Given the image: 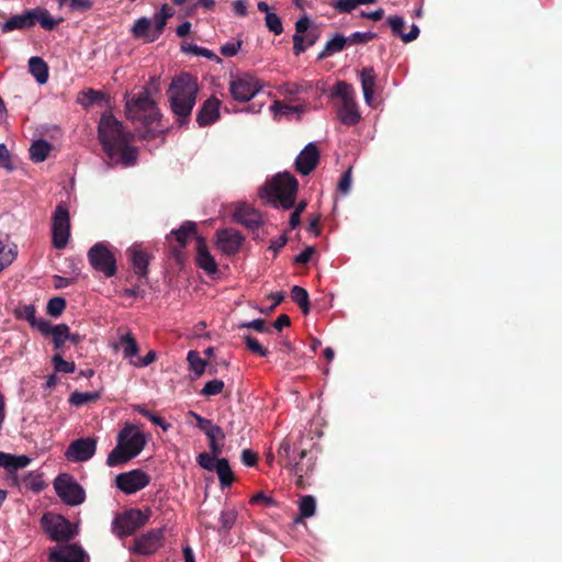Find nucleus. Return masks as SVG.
<instances>
[{
  "mask_svg": "<svg viewBox=\"0 0 562 562\" xmlns=\"http://www.w3.org/2000/svg\"><path fill=\"white\" fill-rule=\"evenodd\" d=\"M135 274L139 279H147L148 266L151 257L140 246L134 245L126 250Z\"/></svg>",
  "mask_w": 562,
  "mask_h": 562,
  "instance_id": "obj_20",
  "label": "nucleus"
},
{
  "mask_svg": "<svg viewBox=\"0 0 562 562\" xmlns=\"http://www.w3.org/2000/svg\"><path fill=\"white\" fill-rule=\"evenodd\" d=\"M261 88L259 80L250 74H244L229 82V93L239 102L251 100Z\"/></svg>",
  "mask_w": 562,
  "mask_h": 562,
  "instance_id": "obj_12",
  "label": "nucleus"
},
{
  "mask_svg": "<svg viewBox=\"0 0 562 562\" xmlns=\"http://www.w3.org/2000/svg\"><path fill=\"white\" fill-rule=\"evenodd\" d=\"M244 341L246 344L247 349L260 357H267L269 351L265 348L255 337L251 335L244 336Z\"/></svg>",
  "mask_w": 562,
  "mask_h": 562,
  "instance_id": "obj_48",
  "label": "nucleus"
},
{
  "mask_svg": "<svg viewBox=\"0 0 562 562\" xmlns=\"http://www.w3.org/2000/svg\"><path fill=\"white\" fill-rule=\"evenodd\" d=\"M224 389V382L222 380L209 381L201 391L204 396H213L220 394Z\"/></svg>",
  "mask_w": 562,
  "mask_h": 562,
  "instance_id": "obj_54",
  "label": "nucleus"
},
{
  "mask_svg": "<svg viewBox=\"0 0 562 562\" xmlns=\"http://www.w3.org/2000/svg\"><path fill=\"white\" fill-rule=\"evenodd\" d=\"M88 555L77 544L56 546L49 550V562H88Z\"/></svg>",
  "mask_w": 562,
  "mask_h": 562,
  "instance_id": "obj_16",
  "label": "nucleus"
},
{
  "mask_svg": "<svg viewBox=\"0 0 562 562\" xmlns=\"http://www.w3.org/2000/svg\"><path fill=\"white\" fill-rule=\"evenodd\" d=\"M237 519V512L233 508L223 510L220 516L218 532L227 533L233 528Z\"/></svg>",
  "mask_w": 562,
  "mask_h": 562,
  "instance_id": "obj_44",
  "label": "nucleus"
},
{
  "mask_svg": "<svg viewBox=\"0 0 562 562\" xmlns=\"http://www.w3.org/2000/svg\"><path fill=\"white\" fill-rule=\"evenodd\" d=\"M16 255L15 246L7 249L4 243L0 240V272L13 262Z\"/></svg>",
  "mask_w": 562,
  "mask_h": 562,
  "instance_id": "obj_46",
  "label": "nucleus"
},
{
  "mask_svg": "<svg viewBox=\"0 0 562 562\" xmlns=\"http://www.w3.org/2000/svg\"><path fill=\"white\" fill-rule=\"evenodd\" d=\"M54 488L67 505L77 506L86 499L85 490L69 474H59L54 481Z\"/></svg>",
  "mask_w": 562,
  "mask_h": 562,
  "instance_id": "obj_10",
  "label": "nucleus"
},
{
  "mask_svg": "<svg viewBox=\"0 0 562 562\" xmlns=\"http://www.w3.org/2000/svg\"><path fill=\"white\" fill-rule=\"evenodd\" d=\"M156 352L150 350L145 357H138L136 360H131V363L135 367L143 368L147 367L156 360Z\"/></svg>",
  "mask_w": 562,
  "mask_h": 562,
  "instance_id": "obj_62",
  "label": "nucleus"
},
{
  "mask_svg": "<svg viewBox=\"0 0 562 562\" xmlns=\"http://www.w3.org/2000/svg\"><path fill=\"white\" fill-rule=\"evenodd\" d=\"M29 70L40 85H44L48 80V66L46 61L37 56L29 59Z\"/></svg>",
  "mask_w": 562,
  "mask_h": 562,
  "instance_id": "obj_28",
  "label": "nucleus"
},
{
  "mask_svg": "<svg viewBox=\"0 0 562 562\" xmlns=\"http://www.w3.org/2000/svg\"><path fill=\"white\" fill-rule=\"evenodd\" d=\"M221 104V101L215 97L205 100L196 113L199 126L204 127L215 123L220 119Z\"/></svg>",
  "mask_w": 562,
  "mask_h": 562,
  "instance_id": "obj_21",
  "label": "nucleus"
},
{
  "mask_svg": "<svg viewBox=\"0 0 562 562\" xmlns=\"http://www.w3.org/2000/svg\"><path fill=\"white\" fill-rule=\"evenodd\" d=\"M196 265L207 274H215L218 270L217 263L210 254L205 239L202 237L196 238Z\"/></svg>",
  "mask_w": 562,
  "mask_h": 562,
  "instance_id": "obj_22",
  "label": "nucleus"
},
{
  "mask_svg": "<svg viewBox=\"0 0 562 562\" xmlns=\"http://www.w3.org/2000/svg\"><path fill=\"white\" fill-rule=\"evenodd\" d=\"M315 252V247L308 246L294 258V263L306 265Z\"/></svg>",
  "mask_w": 562,
  "mask_h": 562,
  "instance_id": "obj_63",
  "label": "nucleus"
},
{
  "mask_svg": "<svg viewBox=\"0 0 562 562\" xmlns=\"http://www.w3.org/2000/svg\"><path fill=\"white\" fill-rule=\"evenodd\" d=\"M50 149L52 146L47 140H35L30 147V157L34 162H42L47 158Z\"/></svg>",
  "mask_w": 562,
  "mask_h": 562,
  "instance_id": "obj_35",
  "label": "nucleus"
},
{
  "mask_svg": "<svg viewBox=\"0 0 562 562\" xmlns=\"http://www.w3.org/2000/svg\"><path fill=\"white\" fill-rule=\"evenodd\" d=\"M149 482L150 476L139 469L120 473L115 477L117 488L128 495L143 490Z\"/></svg>",
  "mask_w": 562,
  "mask_h": 562,
  "instance_id": "obj_14",
  "label": "nucleus"
},
{
  "mask_svg": "<svg viewBox=\"0 0 562 562\" xmlns=\"http://www.w3.org/2000/svg\"><path fill=\"white\" fill-rule=\"evenodd\" d=\"M308 452L306 450H302L299 454V459L296 458L289 469L293 475H302V476H308L313 471L315 467V461L312 458H308L305 462L304 459L307 457Z\"/></svg>",
  "mask_w": 562,
  "mask_h": 562,
  "instance_id": "obj_27",
  "label": "nucleus"
},
{
  "mask_svg": "<svg viewBox=\"0 0 562 562\" xmlns=\"http://www.w3.org/2000/svg\"><path fill=\"white\" fill-rule=\"evenodd\" d=\"M351 187V168L342 173L338 182V190L342 194H347Z\"/></svg>",
  "mask_w": 562,
  "mask_h": 562,
  "instance_id": "obj_61",
  "label": "nucleus"
},
{
  "mask_svg": "<svg viewBox=\"0 0 562 562\" xmlns=\"http://www.w3.org/2000/svg\"><path fill=\"white\" fill-rule=\"evenodd\" d=\"M149 518L150 509L142 512L138 508H131L114 517L112 530L120 539H123L143 528L148 522Z\"/></svg>",
  "mask_w": 562,
  "mask_h": 562,
  "instance_id": "obj_7",
  "label": "nucleus"
},
{
  "mask_svg": "<svg viewBox=\"0 0 562 562\" xmlns=\"http://www.w3.org/2000/svg\"><path fill=\"white\" fill-rule=\"evenodd\" d=\"M233 217L236 223L240 224L249 231H255L262 224L260 212L247 204H240L236 206L233 213Z\"/></svg>",
  "mask_w": 562,
  "mask_h": 562,
  "instance_id": "obj_19",
  "label": "nucleus"
},
{
  "mask_svg": "<svg viewBox=\"0 0 562 562\" xmlns=\"http://www.w3.org/2000/svg\"><path fill=\"white\" fill-rule=\"evenodd\" d=\"M218 475V480L221 486L228 487L233 484L235 476L228 463V460L225 458L216 460V467L214 469Z\"/></svg>",
  "mask_w": 562,
  "mask_h": 562,
  "instance_id": "obj_31",
  "label": "nucleus"
},
{
  "mask_svg": "<svg viewBox=\"0 0 562 562\" xmlns=\"http://www.w3.org/2000/svg\"><path fill=\"white\" fill-rule=\"evenodd\" d=\"M68 5L72 12L85 13L92 8L93 2L92 0H69Z\"/></svg>",
  "mask_w": 562,
  "mask_h": 562,
  "instance_id": "obj_57",
  "label": "nucleus"
},
{
  "mask_svg": "<svg viewBox=\"0 0 562 562\" xmlns=\"http://www.w3.org/2000/svg\"><path fill=\"white\" fill-rule=\"evenodd\" d=\"M33 13L35 16L34 25L40 23V25L46 31H53L63 21V19L54 20L50 13L42 7L33 9Z\"/></svg>",
  "mask_w": 562,
  "mask_h": 562,
  "instance_id": "obj_32",
  "label": "nucleus"
},
{
  "mask_svg": "<svg viewBox=\"0 0 562 562\" xmlns=\"http://www.w3.org/2000/svg\"><path fill=\"white\" fill-rule=\"evenodd\" d=\"M387 24L391 27V31L394 36H397L402 40V36L405 35L403 29L405 26V21L400 15H391L387 18Z\"/></svg>",
  "mask_w": 562,
  "mask_h": 562,
  "instance_id": "obj_52",
  "label": "nucleus"
},
{
  "mask_svg": "<svg viewBox=\"0 0 562 562\" xmlns=\"http://www.w3.org/2000/svg\"><path fill=\"white\" fill-rule=\"evenodd\" d=\"M190 415L193 416L196 420V426L199 427V429H201L204 434H206V431H211L213 430L214 428L217 427V425H214L212 423L211 419H206L202 416H200L199 414L194 413V412H190Z\"/></svg>",
  "mask_w": 562,
  "mask_h": 562,
  "instance_id": "obj_59",
  "label": "nucleus"
},
{
  "mask_svg": "<svg viewBox=\"0 0 562 562\" xmlns=\"http://www.w3.org/2000/svg\"><path fill=\"white\" fill-rule=\"evenodd\" d=\"M239 328H251L259 333H269L270 328L266 325V321L257 318L247 323H243L238 326Z\"/></svg>",
  "mask_w": 562,
  "mask_h": 562,
  "instance_id": "obj_58",
  "label": "nucleus"
},
{
  "mask_svg": "<svg viewBox=\"0 0 562 562\" xmlns=\"http://www.w3.org/2000/svg\"><path fill=\"white\" fill-rule=\"evenodd\" d=\"M98 138L110 160L120 162L124 167L136 164L138 150L132 145L134 134L125 130L123 123L117 121L112 113L101 116L98 125Z\"/></svg>",
  "mask_w": 562,
  "mask_h": 562,
  "instance_id": "obj_1",
  "label": "nucleus"
},
{
  "mask_svg": "<svg viewBox=\"0 0 562 562\" xmlns=\"http://www.w3.org/2000/svg\"><path fill=\"white\" fill-rule=\"evenodd\" d=\"M66 308V300L60 296L53 297L48 301L46 312L53 317H58Z\"/></svg>",
  "mask_w": 562,
  "mask_h": 562,
  "instance_id": "obj_47",
  "label": "nucleus"
},
{
  "mask_svg": "<svg viewBox=\"0 0 562 562\" xmlns=\"http://www.w3.org/2000/svg\"><path fill=\"white\" fill-rule=\"evenodd\" d=\"M15 315L19 318H23V319L27 321L29 324L33 328H36L38 331H40V324L42 322H47L46 319H43V318H41V319L36 318V308L32 304L20 306L15 311Z\"/></svg>",
  "mask_w": 562,
  "mask_h": 562,
  "instance_id": "obj_36",
  "label": "nucleus"
},
{
  "mask_svg": "<svg viewBox=\"0 0 562 562\" xmlns=\"http://www.w3.org/2000/svg\"><path fill=\"white\" fill-rule=\"evenodd\" d=\"M21 484L35 493H38L44 490L45 482L42 479V475L36 472H30L24 475L21 480Z\"/></svg>",
  "mask_w": 562,
  "mask_h": 562,
  "instance_id": "obj_40",
  "label": "nucleus"
},
{
  "mask_svg": "<svg viewBox=\"0 0 562 562\" xmlns=\"http://www.w3.org/2000/svg\"><path fill=\"white\" fill-rule=\"evenodd\" d=\"M217 247L227 256H234L240 249L244 236L234 228H224L216 233Z\"/></svg>",
  "mask_w": 562,
  "mask_h": 562,
  "instance_id": "obj_18",
  "label": "nucleus"
},
{
  "mask_svg": "<svg viewBox=\"0 0 562 562\" xmlns=\"http://www.w3.org/2000/svg\"><path fill=\"white\" fill-rule=\"evenodd\" d=\"M170 234L176 237L179 248H184L189 238L196 235V224L194 222L187 221L178 229L171 231Z\"/></svg>",
  "mask_w": 562,
  "mask_h": 562,
  "instance_id": "obj_29",
  "label": "nucleus"
},
{
  "mask_svg": "<svg viewBox=\"0 0 562 562\" xmlns=\"http://www.w3.org/2000/svg\"><path fill=\"white\" fill-rule=\"evenodd\" d=\"M376 37L375 33L372 32H355L350 36L346 37L347 45L353 44H367Z\"/></svg>",
  "mask_w": 562,
  "mask_h": 562,
  "instance_id": "obj_50",
  "label": "nucleus"
},
{
  "mask_svg": "<svg viewBox=\"0 0 562 562\" xmlns=\"http://www.w3.org/2000/svg\"><path fill=\"white\" fill-rule=\"evenodd\" d=\"M136 411L149 419L154 425L161 427L165 431H167L170 428V424H168L162 417L151 413L144 406H137Z\"/></svg>",
  "mask_w": 562,
  "mask_h": 562,
  "instance_id": "obj_49",
  "label": "nucleus"
},
{
  "mask_svg": "<svg viewBox=\"0 0 562 562\" xmlns=\"http://www.w3.org/2000/svg\"><path fill=\"white\" fill-rule=\"evenodd\" d=\"M277 453L279 463L284 468L290 467V464H292V462L296 459L295 452L292 449V445L289 438H284L280 442Z\"/></svg>",
  "mask_w": 562,
  "mask_h": 562,
  "instance_id": "obj_34",
  "label": "nucleus"
},
{
  "mask_svg": "<svg viewBox=\"0 0 562 562\" xmlns=\"http://www.w3.org/2000/svg\"><path fill=\"white\" fill-rule=\"evenodd\" d=\"M154 20L155 29L153 31V36L149 38V41H156L160 36L167 24L166 15H160L159 13H156Z\"/></svg>",
  "mask_w": 562,
  "mask_h": 562,
  "instance_id": "obj_60",
  "label": "nucleus"
},
{
  "mask_svg": "<svg viewBox=\"0 0 562 562\" xmlns=\"http://www.w3.org/2000/svg\"><path fill=\"white\" fill-rule=\"evenodd\" d=\"M40 331L44 336H52L54 348L59 350L67 340V325L58 324L52 325L49 322H42L40 324Z\"/></svg>",
  "mask_w": 562,
  "mask_h": 562,
  "instance_id": "obj_23",
  "label": "nucleus"
},
{
  "mask_svg": "<svg viewBox=\"0 0 562 562\" xmlns=\"http://www.w3.org/2000/svg\"><path fill=\"white\" fill-rule=\"evenodd\" d=\"M205 435L209 439V446H210L211 453L214 457H217L218 454L222 453V448H223V445L218 443L217 440H223L225 438L224 431L222 430V428L220 426H217L213 430L206 431Z\"/></svg>",
  "mask_w": 562,
  "mask_h": 562,
  "instance_id": "obj_39",
  "label": "nucleus"
},
{
  "mask_svg": "<svg viewBox=\"0 0 562 562\" xmlns=\"http://www.w3.org/2000/svg\"><path fill=\"white\" fill-rule=\"evenodd\" d=\"M300 516L302 518H310L315 514L316 501L312 495H305L299 503Z\"/></svg>",
  "mask_w": 562,
  "mask_h": 562,
  "instance_id": "obj_45",
  "label": "nucleus"
},
{
  "mask_svg": "<svg viewBox=\"0 0 562 562\" xmlns=\"http://www.w3.org/2000/svg\"><path fill=\"white\" fill-rule=\"evenodd\" d=\"M70 237V215L66 203L56 205L52 215V243L56 249H64Z\"/></svg>",
  "mask_w": 562,
  "mask_h": 562,
  "instance_id": "obj_8",
  "label": "nucleus"
},
{
  "mask_svg": "<svg viewBox=\"0 0 562 562\" xmlns=\"http://www.w3.org/2000/svg\"><path fill=\"white\" fill-rule=\"evenodd\" d=\"M42 525L49 538L56 542L69 541L77 532L76 527L61 515L45 514Z\"/></svg>",
  "mask_w": 562,
  "mask_h": 562,
  "instance_id": "obj_11",
  "label": "nucleus"
},
{
  "mask_svg": "<svg viewBox=\"0 0 562 562\" xmlns=\"http://www.w3.org/2000/svg\"><path fill=\"white\" fill-rule=\"evenodd\" d=\"M88 260L91 267L104 277L111 278L116 274V258L113 251L104 243H97L88 250Z\"/></svg>",
  "mask_w": 562,
  "mask_h": 562,
  "instance_id": "obj_9",
  "label": "nucleus"
},
{
  "mask_svg": "<svg viewBox=\"0 0 562 562\" xmlns=\"http://www.w3.org/2000/svg\"><path fill=\"white\" fill-rule=\"evenodd\" d=\"M216 460V457L209 454L207 452H202L196 458L198 464L209 471H213L215 469Z\"/></svg>",
  "mask_w": 562,
  "mask_h": 562,
  "instance_id": "obj_56",
  "label": "nucleus"
},
{
  "mask_svg": "<svg viewBox=\"0 0 562 562\" xmlns=\"http://www.w3.org/2000/svg\"><path fill=\"white\" fill-rule=\"evenodd\" d=\"M319 149L315 143H308L295 159V170L303 175H310L319 162Z\"/></svg>",
  "mask_w": 562,
  "mask_h": 562,
  "instance_id": "obj_17",
  "label": "nucleus"
},
{
  "mask_svg": "<svg viewBox=\"0 0 562 562\" xmlns=\"http://www.w3.org/2000/svg\"><path fill=\"white\" fill-rule=\"evenodd\" d=\"M199 86L196 78L188 72L176 76L167 90V97L172 113L180 125L189 122L195 105Z\"/></svg>",
  "mask_w": 562,
  "mask_h": 562,
  "instance_id": "obj_2",
  "label": "nucleus"
},
{
  "mask_svg": "<svg viewBox=\"0 0 562 562\" xmlns=\"http://www.w3.org/2000/svg\"><path fill=\"white\" fill-rule=\"evenodd\" d=\"M265 21L268 30L276 35H280L283 32L282 21L276 13L266 14Z\"/></svg>",
  "mask_w": 562,
  "mask_h": 562,
  "instance_id": "obj_51",
  "label": "nucleus"
},
{
  "mask_svg": "<svg viewBox=\"0 0 562 562\" xmlns=\"http://www.w3.org/2000/svg\"><path fill=\"white\" fill-rule=\"evenodd\" d=\"M53 364L57 372L72 373L76 369L75 362L64 360L59 353L53 357Z\"/></svg>",
  "mask_w": 562,
  "mask_h": 562,
  "instance_id": "obj_53",
  "label": "nucleus"
},
{
  "mask_svg": "<svg viewBox=\"0 0 562 562\" xmlns=\"http://www.w3.org/2000/svg\"><path fill=\"white\" fill-rule=\"evenodd\" d=\"M361 88L364 101L368 105L372 104L376 75L373 67H364L360 71Z\"/></svg>",
  "mask_w": 562,
  "mask_h": 562,
  "instance_id": "obj_26",
  "label": "nucleus"
},
{
  "mask_svg": "<svg viewBox=\"0 0 562 562\" xmlns=\"http://www.w3.org/2000/svg\"><path fill=\"white\" fill-rule=\"evenodd\" d=\"M34 13L33 9L27 10L22 14L12 15L2 25V32H11L13 30H23L34 26Z\"/></svg>",
  "mask_w": 562,
  "mask_h": 562,
  "instance_id": "obj_25",
  "label": "nucleus"
},
{
  "mask_svg": "<svg viewBox=\"0 0 562 562\" xmlns=\"http://www.w3.org/2000/svg\"><path fill=\"white\" fill-rule=\"evenodd\" d=\"M346 46V36L337 33L331 40L327 41L324 49L318 54L317 59H325L336 53L341 52Z\"/></svg>",
  "mask_w": 562,
  "mask_h": 562,
  "instance_id": "obj_30",
  "label": "nucleus"
},
{
  "mask_svg": "<svg viewBox=\"0 0 562 562\" xmlns=\"http://www.w3.org/2000/svg\"><path fill=\"white\" fill-rule=\"evenodd\" d=\"M271 111L274 112V115H291L296 113L299 116L305 112V105H291L285 104L281 101H274L270 106Z\"/></svg>",
  "mask_w": 562,
  "mask_h": 562,
  "instance_id": "obj_38",
  "label": "nucleus"
},
{
  "mask_svg": "<svg viewBox=\"0 0 562 562\" xmlns=\"http://www.w3.org/2000/svg\"><path fill=\"white\" fill-rule=\"evenodd\" d=\"M299 182L289 172L278 175L271 183L265 187V194L273 206L280 204L284 210L295 205Z\"/></svg>",
  "mask_w": 562,
  "mask_h": 562,
  "instance_id": "obj_4",
  "label": "nucleus"
},
{
  "mask_svg": "<svg viewBox=\"0 0 562 562\" xmlns=\"http://www.w3.org/2000/svg\"><path fill=\"white\" fill-rule=\"evenodd\" d=\"M97 450V440L91 437L74 440L67 448L65 456L72 462H85L91 459Z\"/></svg>",
  "mask_w": 562,
  "mask_h": 562,
  "instance_id": "obj_15",
  "label": "nucleus"
},
{
  "mask_svg": "<svg viewBox=\"0 0 562 562\" xmlns=\"http://www.w3.org/2000/svg\"><path fill=\"white\" fill-rule=\"evenodd\" d=\"M146 437L134 425L127 424L119 432L116 447L108 454L106 464L117 467L137 457L146 446Z\"/></svg>",
  "mask_w": 562,
  "mask_h": 562,
  "instance_id": "obj_3",
  "label": "nucleus"
},
{
  "mask_svg": "<svg viewBox=\"0 0 562 562\" xmlns=\"http://www.w3.org/2000/svg\"><path fill=\"white\" fill-rule=\"evenodd\" d=\"M190 370H192L196 376L204 373L207 362L200 357V353L195 350H190L187 355Z\"/></svg>",
  "mask_w": 562,
  "mask_h": 562,
  "instance_id": "obj_43",
  "label": "nucleus"
},
{
  "mask_svg": "<svg viewBox=\"0 0 562 562\" xmlns=\"http://www.w3.org/2000/svg\"><path fill=\"white\" fill-rule=\"evenodd\" d=\"M280 92L285 95H294L303 91L302 86L295 82H285L280 86Z\"/></svg>",
  "mask_w": 562,
  "mask_h": 562,
  "instance_id": "obj_64",
  "label": "nucleus"
},
{
  "mask_svg": "<svg viewBox=\"0 0 562 562\" xmlns=\"http://www.w3.org/2000/svg\"><path fill=\"white\" fill-rule=\"evenodd\" d=\"M131 31L135 38H143L147 43L151 42L149 41L153 36L151 21L148 18L143 16L136 20Z\"/></svg>",
  "mask_w": 562,
  "mask_h": 562,
  "instance_id": "obj_33",
  "label": "nucleus"
},
{
  "mask_svg": "<svg viewBox=\"0 0 562 562\" xmlns=\"http://www.w3.org/2000/svg\"><path fill=\"white\" fill-rule=\"evenodd\" d=\"M291 297L300 306L304 315L310 313V297L307 291L304 288L300 285H293L291 289Z\"/></svg>",
  "mask_w": 562,
  "mask_h": 562,
  "instance_id": "obj_37",
  "label": "nucleus"
},
{
  "mask_svg": "<svg viewBox=\"0 0 562 562\" xmlns=\"http://www.w3.org/2000/svg\"><path fill=\"white\" fill-rule=\"evenodd\" d=\"M125 113L127 120L133 123L139 122L145 127L153 126L161 116L156 102L148 95L147 91L127 100Z\"/></svg>",
  "mask_w": 562,
  "mask_h": 562,
  "instance_id": "obj_6",
  "label": "nucleus"
},
{
  "mask_svg": "<svg viewBox=\"0 0 562 562\" xmlns=\"http://www.w3.org/2000/svg\"><path fill=\"white\" fill-rule=\"evenodd\" d=\"M357 0H336L331 7L339 13H350L358 7Z\"/></svg>",
  "mask_w": 562,
  "mask_h": 562,
  "instance_id": "obj_55",
  "label": "nucleus"
},
{
  "mask_svg": "<svg viewBox=\"0 0 562 562\" xmlns=\"http://www.w3.org/2000/svg\"><path fill=\"white\" fill-rule=\"evenodd\" d=\"M31 459L25 456H14L7 452H0V468H3L9 474H14L18 470L26 468Z\"/></svg>",
  "mask_w": 562,
  "mask_h": 562,
  "instance_id": "obj_24",
  "label": "nucleus"
},
{
  "mask_svg": "<svg viewBox=\"0 0 562 562\" xmlns=\"http://www.w3.org/2000/svg\"><path fill=\"white\" fill-rule=\"evenodd\" d=\"M120 344L123 347V355L125 358L132 360L133 357L138 355V344L131 333L125 334L121 337Z\"/></svg>",
  "mask_w": 562,
  "mask_h": 562,
  "instance_id": "obj_41",
  "label": "nucleus"
},
{
  "mask_svg": "<svg viewBox=\"0 0 562 562\" xmlns=\"http://www.w3.org/2000/svg\"><path fill=\"white\" fill-rule=\"evenodd\" d=\"M329 97L339 99L337 116L347 126H353L361 120V114L356 102V93L352 85L346 81H337L333 87Z\"/></svg>",
  "mask_w": 562,
  "mask_h": 562,
  "instance_id": "obj_5",
  "label": "nucleus"
},
{
  "mask_svg": "<svg viewBox=\"0 0 562 562\" xmlns=\"http://www.w3.org/2000/svg\"><path fill=\"white\" fill-rule=\"evenodd\" d=\"M99 398V392H74L69 396V403L74 406H82L88 403L97 402Z\"/></svg>",
  "mask_w": 562,
  "mask_h": 562,
  "instance_id": "obj_42",
  "label": "nucleus"
},
{
  "mask_svg": "<svg viewBox=\"0 0 562 562\" xmlns=\"http://www.w3.org/2000/svg\"><path fill=\"white\" fill-rule=\"evenodd\" d=\"M165 528L150 529L134 539L131 551L139 555H151L164 544Z\"/></svg>",
  "mask_w": 562,
  "mask_h": 562,
  "instance_id": "obj_13",
  "label": "nucleus"
}]
</instances>
